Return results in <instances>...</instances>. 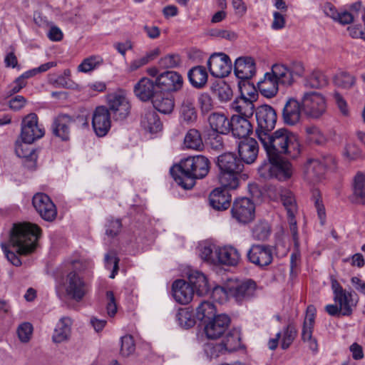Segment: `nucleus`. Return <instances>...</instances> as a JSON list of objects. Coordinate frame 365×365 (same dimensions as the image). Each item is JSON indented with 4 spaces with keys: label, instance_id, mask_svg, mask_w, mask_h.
Masks as SVG:
<instances>
[{
    "label": "nucleus",
    "instance_id": "6",
    "mask_svg": "<svg viewBox=\"0 0 365 365\" xmlns=\"http://www.w3.org/2000/svg\"><path fill=\"white\" fill-rule=\"evenodd\" d=\"M226 289L230 298L241 303L255 296L257 284L252 279H229L227 281Z\"/></svg>",
    "mask_w": 365,
    "mask_h": 365
},
{
    "label": "nucleus",
    "instance_id": "60",
    "mask_svg": "<svg viewBox=\"0 0 365 365\" xmlns=\"http://www.w3.org/2000/svg\"><path fill=\"white\" fill-rule=\"evenodd\" d=\"M197 101L202 113H208L214 108L213 100L207 93H200Z\"/></svg>",
    "mask_w": 365,
    "mask_h": 365
},
{
    "label": "nucleus",
    "instance_id": "52",
    "mask_svg": "<svg viewBox=\"0 0 365 365\" xmlns=\"http://www.w3.org/2000/svg\"><path fill=\"white\" fill-rule=\"evenodd\" d=\"M179 325L183 328H190L195 325V322L192 314L187 309H180L176 314Z\"/></svg>",
    "mask_w": 365,
    "mask_h": 365
},
{
    "label": "nucleus",
    "instance_id": "1",
    "mask_svg": "<svg viewBox=\"0 0 365 365\" xmlns=\"http://www.w3.org/2000/svg\"><path fill=\"white\" fill-rule=\"evenodd\" d=\"M255 113L257 124L255 133L262 145L267 146V144L272 143L273 147L282 148L281 145L287 142L299 141L298 136L287 128H279L272 133L277 118L276 111L272 106L267 104L257 106Z\"/></svg>",
    "mask_w": 365,
    "mask_h": 365
},
{
    "label": "nucleus",
    "instance_id": "53",
    "mask_svg": "<svg viewBox=\"0 0 365 365\" xmlns=\"http://www.w3.org/2000/svg\"><path fill=\"white\" fill-rule=\"evenodd\" d=\"M297 329L292 325H287L283 330V336L281 340V347L282 349H287L294 341L297 336Z\"/></svg>",
    "mask_w": 365,
    "mask_h": 365
},
{
    "label": "nucleus",
    "instance_id": "43",
    "mask_svg": "<svg viewBox=\"0 0 365 365\" xmlns=\"http://www.w3.org/2000/svg\"><path fill=\"white\" fill-rule=\"evenodd\" d=\"M241 174L242 173H235V171H220L218 177L219 182L224 189H236L239 185Z\"/></svg>",
    "mask_w": 365,
    "mask_h": 365
},
{
    "label": "nucleus",
    "instance_id": "34",
    "mask_svg": "<svg viewBox=\"0 0 365 365\" xmlns=\"http://www.w3.org/2000/svg\"><path fill=\"white\" fill-rule=\"evenodd\" d=\"M155 83L148 78H142L134 86V93L142 101L153 99L155 95L154 88Z\"/></svg>",
    "mask_w": 365,
    "mask_h": 365
},
{
    "label": "nucleus",
    "instance_id": "25",
    "mask_svg": "<svg viewBox=\"0 0 365 365\" xmlns=\"http://www.w3.org/2000/svg\"><path fill=\"white\" fill-rule=\"evenodd\" d=\"M259 145L254 138H245L238 143V153L242 163H253L257 159Z\"/></svg>",
    "mask_w": 365,
    "mask_h": 365
},
{
    "label": "nucleus",
    "instance_id": "10",
    "mask_svg": "<svg viewBox=\"0 0 365 365\" xmlns=\"http://www.w3.org/2000/svg\"><path fill=\"white\" fill-rule=\"evenodd\" d=\"M301 101L302 111L308 118L318 119L327 110L326 98L320 93L316 91L304 93Z\"/></svg>",
    "mask_w": 365,
    "mask_h": 365
},
{
    "label": "nucleus",
    "instance_id": "42",
    "mask_svg": "<svg viewBox=\"0 0 365 365\" xmlns=\"http://www.w3.org/2000/svg\"><path fill=\"white\" fill-rule=\"evenodd\" d=\"M141 126L150 133H157L162 128L161 121L155 111H147L141 118Z\"/></svg>",
    "mask_w": 365,
    "mask_h": 365
},
{
    "label": "nucleus",
    "instance_id": "55",
    "mask_svg": "<svg viewBox=\"0 0 365 365\" xmlns=\"http://www.w3.org/2000/svg\"><path fill=\"white\" fill-rule=\"evenodd\" d=\"M312 198L317 212L318 217L320 220V224L321 225H324L326 222V212L320 193L318 190H316L313 191Z\"/></svg>",
    "mask_w": 365,
    "mask_h": 365
},
{
    "label": "nucleus",
    "instance_id": "20",
    "mask_svg": "<svg viewBox=\"0 0 365 365\" xmlns=\"http://www.w3.org/2000/svg\"><path fill=\"white\" fill-rule=\"evenodd\" d=\"M109 112L111 111L116 120H123L130 113V105L126 96L121 93H115L108 96Z\"/></svg>",
    "mask_w": 365,
    "mask_h": 365
},
{
    "label": "nucleus",
    "instance_id": "36",
    "mask_svg": "<svg viewBox=\"0 0 365 365\" xmlns=\"http://www.w3.org/2000/svg\"><path fill=\"white\" fill-rule=\"evenodd\" d=\"M72 320L71 318L62 317L57 323L52 339L55 343H61L69 339L71 333Z\"/></svg>",
    "mask_w": 365,
    "mask_h": 365
},
{
    "label": "nucleus",
    "instance_id": "39",
    "mask_svg": "<svg viewBox=\"0 0 365 365\" xmlns=\"http://www.w3.org/2000/svg\"><path fill=\"white\" fill-rule=\"evenodd\" d=\"M187 77L193 87L202 88L207 83L208 75L204 66H196L188 71Z\"/></svg>",
    "mask_w": 365,
    "mask_h": 365
},
{
    "label": "nucleus",
    "instance_id": "13",
    "mask_svg": "<svg viewBox=\"0 0 365 365\" xmlns=\"http://www.w3.org/2000/svg\"><path fill=\"white\" fill-rule=\"evenodd\" d=\"M249 262L259 268L269 266L273 261V252L270 245L253 244L247 252Z\"/></svg>",
    "mask_w": 365,
    "mask_h": 365
},
{
    "label": "nucleus",
    "instance_id": "30",
    "mask_svg": "<svg viewBox=\"0 0 365 365\" xmlns=\"http://www.w3.org/2000/svg\"><path fill=\"white\" fill-rule=\"evenodd\" d=\"M231 195L229 191L222 187L215 188L209 196L210 206L216 210H225L231 203Z\"/></svg>",
    "mask_w": 365,
    "mask_h": 365
},
{
    "label": "nucleus",
    "instance_id": "27",
    "mask_svg": "<svg viewBox=\"0 0 365 365\" xmlns=\"http://www.w3.org/2000/svg\"><path fill=\"white\" fill-rule=\"evenodd\" d=\"M74 120L66 114H60L56 116L52 123L53 135L63 140H68L70 138L71 125Z\"/></svg>",
    "mask_w": 365,
    "mask_h": 365
},
{
    "label": "nucleus",
    "instance_id": "49",
    "mask_svg": "<svg viewBox=\"0 0 365 365\" xmlns=\"http://www.w3.org/2000/svg\"><path fill=\"white\" fill-rule=\"evenodd\" d=\"M270 234V227L268 222L259 221L252 228V235L255 240L264 241L266 240Z\"/></svg>",
    "mask_w": 365,
    "mask_h": 365
},
{
    "label": "nucleus",
    "instance_id": "63",
    "mask_svg": "<svg viewBox=\"0 0 365 365\" xmlns=\"http://www.w3.org/2000/svg\"><path fill=\"white\" fill-rule=\"evenodd\" d=\"M307 134L309 135V140L316 144H320L324 140V137L316 126H307L305 128Z\"/></svg>",
    "mask_w": 365,
    "mask_h": 365
},
{
    "label": "nucleus",
    "instance_id": "7",
    "mask_svg": "<svg viewBox=\"0 0 365 365\" xmlns=\"http://www.w3.org/2000/svg\"><path fill=\"white\" fill-rule=\"evenodd\" d=\"M247 83H238L240 96L236 98L230 104V109L237 113V115L250 118L255 112L253 101L256 99L257 93L255 89L252 93L250 88H247Z\"/></svg>",
    "mask_w": 365,
    "mask_h": 365
},
{
    "label": "nucleus",
    "instance_id": "51",
    "mask_svg": "<svg viewBox=\"0 0 365 365\" xmlns=\"http://www.w3.org/2000/svg\"><path fill=\"white\" fill-rule=\"evenodd\" d=\"M333 81L336 86L343 88H349L355 83L354 77L345 71H340L336 73Z\"/></svg>",
    "mask_w": 365,
    "mask_h": 365
},
{
    "label": "nucleus",
    "instance_id": "9",
    "mask_svg": "<svg viewBox=\"0 0 365 365\" xmlns=\"http://www.w3.org/2000/svg\"><path fill=\"white\" fill-rule=\"evenodd\" d=\"M333 299L342 311L343 316H350L354 308L356 306L359 298L354 292H349L342 287L334 278L331 279Z\"/></svg>",
    "mask_w": 365,
    "mask_h": 365
},
{
    "label": "nucleus",
    "instance_id": "61",
    "mask_svg": "<svg viewBox=\"0 0 365 365\" xmlns=\"http://www.w3.org/2000/svg\"><path fill=\"white\" fill-rule=\"evenodd\" d=\"M105 262L108 269H110L113 265V270L110 277L112 279L114 278L118 270L119 258L116 256L115 252H110L105 255Z\"/></svg>",
    "mask_w": 365,
    "mask_h": 365
},
{
    "label": "nucleus",
    "instance_id": "37",
    "mask_svg": "<svg viewBox=\"0 0 365 365\" xmlns=\"http://www.w3.org/2000/svg\"><path fill=\"white\" fill-rule=\"evenodd\" d=\"M258 88L264 97L272 98L279 89V83L271 72L264 74L263 80L257 83Z\"/></svg>",
    "mask_w": 365,
    "mask_h": 365
},
{
    "label": "nucleus",
    "instance_id": "29",
    "mask_svg": "<svg viewBox=\"0 0 365 365\" xmlns=\"http://www.w3.org/2000/svg\"><path fill=\"white\" fill-rule=\"evenodd\" d=\"M174 299L180 304H188L192 299L194 290L191 285L183 279L175 281L172 287Z\"/></svg>",
    "mask_w": 365,
    "mask_h": 365
},
{
    "label": "nucleus",
    "instance_id": "24",
    "mask_svg": "<svg viewBox=\"0 0 365 365\" xmlns=\"http://www.w3.org/2000/svg\"><path fill=\"white\" fill-rule=\"evenodd\" d=\"M230 322L226 314H219L205 323V331L207 338L217 339L227 329Z\"/></svg>",
    "mask_w": 365,
    "mask_h": 365
},
{
    "label": "nucleus",
    "instance_id": "56",
    "mask_svg": "<svg viewBox=\"0 0 365 365\" xmlns=\"http://www.w3.org/2000/svg\"><path fill=\"white\" fill-rule=\"evenodd\" d=\"M181 58L178 54L170 53L162 57L159 61V65L164 68H173L179 66Z\"/></svg>",
    "mask_w": 365,
    "mask_h": 365
},
{
    "label": "nucleus",
    "instance_id": "3",
    "mask_svg": "<svg viewBox=\"0 0 365 365\" xmlns=\"http://www.w3.org/2000/svg\"><path fill=\"white\" fill-rule=\"evenodd\" d=\"M41 235V229L34 224L24 222L14 225L11 231L9 244L21 255L33 252Z\"/></svg>",
    "mask_w": 365,
    "mask_h": 365
},
{
    "label": "nucleus",
    "instance_id": "31",
    "mask_svg": "<svg viewBox=\"0 0 365 365\" xmlns=\"http://www.w3.org/2000/svg\"><path fill=\"white\" fill-rule=\"evenodd\" d=\"M217 164L220 171L242 173L244 168L242 160L232 153H226L218 156Z\"/></svg>",
    "mask_w": 365,
    "mask_h": 365
},
{
    "label": "nucleus",
    "instance_id": "47",
    "mask_svg": "<svg viewBox=\"0 0 365 365\" xmlns=\"http://www.w3.org/2000/svg\"><path fill=\"white\" fill-rule=\"evenodd\" d=\"M211 90L221 102H227L232 96V90L225 81L214 83L211 87Z\"/></svg>",
    "mask_w": 365,
    "mask_h": 365
},
{
    "label": "nucleus",
    "instance_id": "21",
    "mask_svg": "<svg viewBox=\"0 0 365 365\" xmlns=\"http://www.w3.org/2000/svg\"><path fill=\"white\" fill-rule=\"evenodd\" d=\"M269 195L273 200L282 201L287 212L288 217L292 220L297 210L293 193L289 190L280 186L271 188Z\"/></svg>",
    "mask_w": 365,
    "mask_h": 365
},
{
    "label": "nucleus",
    "instance_id": "57",
    "mask_svg": "<svg viewBox=\"0 0 365 365\" xmlns=\"http://www.w3.org/2000/svg\"><path fill=\"white\" fill-rule=\"evenodd\" d=\"M122 228V223L120 219H113L112 217L107 220L106 224V235L110 237L117 236Z\"/></svg>",
    "mask_w": 365,
    "mask_h": 365
},
{
    "label": "nucleus",
    "instance_id": "45",
    "mask_svg": "<svg viewBox=\"0 0 365 365\" xmlns=\"http://www.w3.org/2000/svg\"><path fill=\"white\" fill-rule=\"evenodd\" d=\"M183 144L185 148L200 150L204 147L201 133L195 128L190 129L185 138Z\"/></svg>",
    "mask_w": 365,
    "mask_h": 365
},
{
    "label": "nucleus",
    "instance_id": "22",
    "mask_svg": "<svg viewBox=\"0 0 365 365\" xmlns=\"http://www.w3.org/2000/svg\"><path fill=\"white\" fill-rule=\"evenodd\" d=\"M111 125L110 114L108 108L98 106L93 113L92 126L95 133L99 137L105 136Z\"/></svg>",
    "mask_w": 365,
    "mask_h": 365
},
{
    "label": "nucleus",
    "instance_id": "33",
    "mask_svg": "<svg viewBox=\"0 0 365 365\" xmlns=\"http://www.w3.org/2000/svg\"><path fill=\"white\" fill-rule=\"evenodd\" d=\"M215 252L219 262L225 265L235 266L241 259L240 252L232 246L219 248L215 250Z\"/></svg>",
    "mask_w": 365,
    "mask_h": 365
},
{
    "label": "nucleus",
    "instance_id": "11",
    "mask_svg": "<svg viewBox=\"0 0 365 365\" xmlns=\"http://www.w3.org/2000/svg\"><path fill=\"white\" fill-rule=\"evenodd\" d=\"M334 164V160L331 156L322 160L310 159L304 165V177L312 183L321 182L324 179L327 168Z\"/></svg>",
    "mask_w": 365,
    "mask_h": 365
},
{
    "label": "nucleus",
    "instance_id": "50",
    "mask_svg": "<svg viewBox=\"0 0 365 365\" xmlns=\"http://www.w3.org/2000/svg\"><path fill=\"white\" fill-rule=\"evenodd\" d=\"M31 143H17L15 147V153L19 158H26L31 161H35L36 160V155L34 149L29 145Z\"/></svg>",
    "mask_w": 365,
    "mask_h": 365
},
{
    "label": "nucleus",
    "instance_id": "12",
    "mask_svg": "<svg viewBox=\"0 0 365 365\" xmlns=\"http://www.w3.org/2000/svg\"><path fill=\"white\" fill-rule=\"evenodd\" d=\"M234 72L236 77L240 80L238 83H247V88L252 90L253 93L255 87L249 81L256 73V65L255 60L250 56H240L237 58L234 64Z\"/></svg>",
    "mask_w": 365,
    "mask_h": 365
},
{
    "label": "nucleus",
    "instance_id": "8",
    "mask_svg": "<svg viewBox=\"0 0 365 365\" xmlns=\"http://www.w3.org/2000/svg\"><path fill=\"white\" fill-rule=\"evenodd\" d=\"M271 73L278 82L284 86H292L297 77H302L304 73L302 63L294 61L289 66L282 63H275L272 66Z\"/></svg>",
    "mask_w": 365,
    "mask_h": 365
},
{
    "label": "nucleus",
    "instance_id": "26",
    "mask_svg": "<svg viewBox=\"0 0 365 365\" xmlns=\"http://www.w3.org/2000/svg\"><path fill=\"white\" fill-rule=\"evenodd\" d=\"M302 111V102L299 103L294 98H289L282 109L284 123L288 125H297L300 121Z\"/></svg>",
    "mask_w": 365,
    "mask_h": 365
},
{
    "label": "nucleus",
    "instance_id": "59",
    "mask_svg": "<svg viewBox=\"0 0 365 365\" xmlns=\"http://www.w3.org/2000/svg\"><path fill=\"white\" fill-rule=\"evenodd\" d=\"M135 349L134 339L131 335H125L121 337L120 354L123 356H129L134 352Z\"/></svg>",
    "mask_w": 365,
    "mask_h": 365
},
{
    "label": "nucleus",
    "instance_id": "64",
    "mask_svg": "<svg viewBox=\"0 0 365 365\" xmlns=\"http://www.w3.org/2000/svg\"><path fill=\"white\" fill-rule=\"evenodd\" d=\"M344 155L349 160H355L361 157V151L355 144H348L346 146Z\"/></svg>",
    "mask_w": 365,
    "mask_h": 365
},
{
    "label": "nucleus",
    "instance_id": "14",
    "mask_svg": "<svg viewBox=\"0 0 365 365\" xmlns=\"http://www.w3.org/2000/svg\"><path fill=\"white\" fill-rule=\"evenodd\" d=\"M45 131L42 125L38 123V116L32 113L25 116L21 122V137L23 142L32 143L42 138Z\"/></svg>",
    "mask_w": 365,
    "mask_h": 365
},
{
    "label": "nucleus",
    "instance_id": "44",
    "mask_svg": "<svg viewBox=\"0 0 365 365\" xmlns=\"http://www.w3.org/2000/svg\"><path fill=\"white\" fill-rule=\"evenodd\" d=\"M216 308L213 303L203 301L196 309V317L205 324L216 317Z\"/></svg>",
    "mask_w": 365,
    "mask_h": 365
},
{
    "label": "nucleus",
    "instance_id": "15",
    "mask_svg": "<svg viewBox=\"0 0 365 365\" xmlns=\"http://www.w3.org/2000/svg\"><path fill=\"white\" fill-rule=\"evenodd\" d=\"M232 217L239 223L247 224L255 218V206L247 197H242L234 201L231 209Z\"/></svg>",
    "mask_w": 365,
    "mask_h": 365
},
{
    "label": "nucleus",
    "instance_id": "35",
    "mask_svg": "<svg viewBox=\"0 0 365 365\" xmlns=\"http://www.w3.org/2000/svg\"><path fill=\"white\" fill-rule=\"evenodd\" d=\"M153 107L163 114L171 113L175 107V100L172 95L155 93L152 100Z\"/></svg>",
    "mask_w": 365,
    "mask_h": 365
},
{
    "label": "nucleus",
    "instance_id": "17",
    "mask_svg": "<svg viewBox=\"0 0 365 365\" xmlns=\"http://www.w3.org/2000/svg\"><path fill=\"white\" fill-rule=\"evenodd\" d=\"M316 313L317 310L314 305L311 304L307 307L302 330V339L307 344L309 349L314 353L318 351L317 341L312 336Z\"/></svg>",
    "mask_w": 365,
    "mask_h": 365
},
{
    "label": "nucleus",
    "instance_id": "16",
    "mask_svg": "<svg viewBox=\"0 0 365 365\" xmlns=\"http://www.w3.org/2000/svg\"><path fill=\"white\" fill-rule=\"evenodd\" d=\"M210 74L216 78L227 76L232 71L230 57L223 53H215L210 56L207 63Z\"/></svg>",
    "mask_w": 365,
    "mask_h": 365
},
{
    "label": "nucleus",
    "instance_id": "40",
    "mask_svg": "<svg viewBox=\"0 0 365 365\" xmlns=\"http://www.w3.org/2000/svg\"><path fill=\"white\" fill-rule=\"evenodd\" d=\"M352 192L356 203L365 204V173H356L352 181Z\"/></svg>",
    "mask_w": 365,
    "mask_h": 365
},
{
    "label": "nucleus",
    "instance_id": "2",
    "mask_svg": "<svg viewBox=\"0 0 365 365\" xmlns=\"http://www.w3.org/2000/svg\"><path fill=\"white\" fill-rule=\"evenodd\" d=\"M210 161L203 155L188 157L170 168V174L183 189L190 190L196 179L205 178L210 170Z\"/></svg>",
    "mask_w": 365,
    "mask_h": 365
},
{
    "label": "nucleus",
    "instance_id": "54",
    "mask_svg": "<svg viewBox=\"0 0 365 365\" xmlns=\"http://www.w3.org/2000/svg\"><path fill=\"white\" fill-rule=\"evenodd\" d=\"M204 351L206 356L211 359L217 358L221 355L227 354L221 343L210 342L204 346Z\"/></svg>",
    "mask_w": 365,
    "mask_h": 365
},
{
    "label": "nucleus",
    "instance_id": "62",
    "mask_svg": "<svg viewBox=\"0 0 365 365\" xmlns=\"http://www.w3.org/2000/svg\"><path fill=\"white\" fill-rule=\"evenodd\" d=\"M227 282L224 284V286H217L213 288L212 296V298L218 301L220 303H222L224 301H226L227 299H230L228 296V292L227 291Z\"/></svg>",
    "mask_w": 365,
    "mask_h": 365
},
{
    "label": "nucleus",
    "instance_id": "18",
    "mask_svg": "<svg viewBox=\"0 0 365 365\" xmlns=\"http://www.w3.org/2000/svg\"><path fill=\"white\" fill-rule=\"evenodd\" d=\"M32 204L42 219L46 221H53L57 215L54 203L45 193L39 192L34 195Z\"/></svg>",
    "mask_w": 365,
    "mask_h": 365
},
{
    "label": "nucleus",
    "instance_id": "23",
    "mask_svg": "<svg viewBox=\"0 0 365 365\" xmlns=\"http://www.w3.org/2000/svg\"><path fill=\"white\" fill-rule=\"evenodd\" d=\"M155 83L157 87L165 91L175 92L182 87L183 79L176 71H165L155 78Z\"/></svg>",
    "mask_w": 365,
    "mask_h": 365
},
{
    "label": "nucleus",
    "instance_id": "48",
    "mask_svg": "<svg viewBox=\"0 0 365 365\" xmlns=\"http://www.w3.org/2000/svg\"><path fill=\"white\" fill-rule=\"evenodd\" d=\"M328 83L327 77L320 71H314L305 79V86L313 88H320L325 86Z\"/></svg>",
    "mask_w": 365,
    "mask_h": 365
},
{
    "label": "nucleus",
    "instance_id": "41",
    "mask_svg": "<svg viewBox=\"0 0 365 365\" xmlns=\"http://www.w3.org/2000/svg\"><path fill=\"white\" fill-rule=\"evenodd\" d=\"M286 155H280L279 159L274 162V178L279 180H286L289 179L292 174V165L289 162L284 160Z\"/></svg>",
    "mask_w": 365,
    "mask_h": 365
},
{
    "label": "nucleus",
    "instance_id": "46",
    "mask_svg": "<svg viewBox=\"0 0 365 365\" xmlns=\"http://www.w3.org/2000/svg\"><path fill=\"white\" fill-rule=\"evenodd\" d=\"M226 353L237 351L241 346V338L240 332L232 330L229 332L221 343Z\"/></svg>",
    "mask_w": 365,
    "mask_h": 365
},
{
    "label": "nucleus",
    "instance_id": "5",
    "mask_svg": "<svg viewBox=\"0 0 365 365\" xmlns=\"http://www.w3.org/2000/svg\"><path fill=\"white\" fill-rule=\"evenodd\" d=\"M75 270L70 272L63 282L66 294L68 298L81 302L89 291V285L78 274L77 271L81 272L87 268L88 263L82 259L75 260L72 262Z\"/></svg>",
    "mask_w": 365,
    "mask_h": 365
},
{
    "label": "nucleus",
    "instance_id": "38",
    "mask_svg": "<svg viewBox=\"0 0 365 365\" xmlns=\"http://www.w3.org/2000/svg\"><path fill=\"white\" fill-rule=\"evenodd\" d=\"M211 129L219 134H227L230 131V125L226 115L220 113H213L208 118Z\"/></svg>",
    "mask_w": 365,
    "mask_h": 365
},
{
    "label": "nucleus",
    "instance_id": "4",
    "mask_svg": "<svg viewBox=\"0 0 365 365\" xmlns=\"http://www.w3.org/2000/svg\"><path fill=\"white\" fill-rule=\"evenodd\" d=\"M282 145V148L273 147L272 143L267 146L262 145L266 151L267 160H264L259 167L258 173L261 178L270 179L274 178V162L279 159L280 155H286V157L295 159L299 156L302 151V145L299 141L287 142Z\"/></svg>",
    "mask_w": 365,
    "mask_h": 365
},
{
    "label": "nucleus",
    "instance_id": "58",
    "mask_svg": "<svg viewBox=\"0 0 365 365\" xmlns=\"http://www.w3.org/2000/svg\"><path fill=\"white\" fill-rule=\"evenodd\" d=\"M16 332L19 340L23 343H26L32 336L33 326L29 322H24L18 327Z\"/></svg>",
    "mask_w": 365,
    "mask_h": 365
},
{
    "label": "nucleus",
    "instance_id": "19",
    "mask_svg": "<svg viewBox=\"0 0 365 365\" xmlns=\"http://www.w3.org/2000/svg\"><path fill=\"white\" fill-rule=\"evenodd\" d=\"M181 106L180 117L182 122L190 125L196 122L197 114L194 106L195 93L192 90L186 89L180 94Z\"/></svg>",
    "mask_w": 365,
    "mask_h": 365
},
{
    "label": "nucleus",
    "instance_id": "32",
    "mask_svg": "<svg viewBox=\"0 0 365 365\" xmlns=\"http://www.w3.org/2000/svg\"><path fill=\"white\" fill-rule=\"evenodd\" d=\"M189 284L199 296H203L210 291L206 276L197 270H191L188 274Z\"/></svg>",
    "mask_w": 365,
    "mask_h": 365
},
{
    "label": "nucleus",
    "instance_id": "28",
    "mask_svg": "<svg viewBox=\"0 0 365 365\" xmlns=\"http://www.w3.org/2000/svg\"><path fill=\"white\" fill-rule=\"evenodd\" d=\"M230 130L232 135L239 138H247L252 133V125L249 118L242 115H232L230 118Z\"/></svg>",
    "mask_w": 365,
    "mask_h": 365
}]
</instances>
